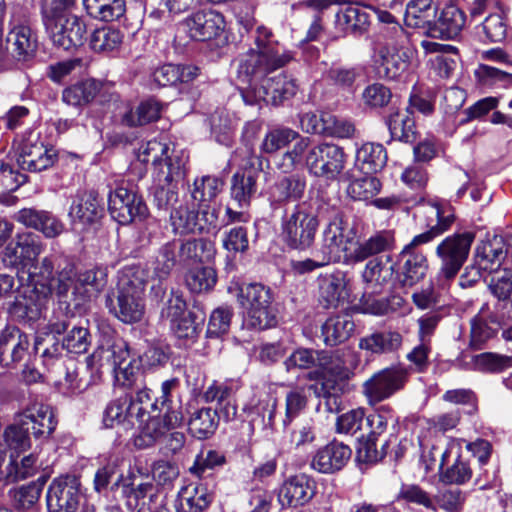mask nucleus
I'll list each match as a JSON object with an SVG mask.
<instances>
[{"instance_id":"f257e3e1","label":"nucleus","mask_w":512,"mask_h":512,"mask_svg":"<svg viewBox=\"0 0 512 512\" xmlns=\"http://www.w3.org/2000/svg\"><path fill=\"white\" fill-rule=\"evenodd\" d=\"M429 229L412 238L396 257L395 280L401 287H413L422 281L429 269L427 255L422 245L432 242L446 232L454 222L453 208L447 203L435 202L426 209Z\"/></svg>"},{"instance_id":"f03ea898","label":"nucleus","mask_w":512,"mask_h":512,"mask_svg":"<svg viewBox=\"0 0 512 512\" xmlns=\"http://www.w3.org/2000/svg\"><path fill=\"white\" fill-rule=\"evenodd\" d=\"M34 271L29 274L30 284L24 287L21 299L16 297L14 302L15 312H21V316L29 320H37L47 309L55 289L60 298L67 296L72 287L74 276L73 265L65 266L54 277L53 256L44 257L39 264H34Z\"/></svg>"},{"instance_id":"7ed1b4c3","label":"nucleus","mask_w":512,"mask_h":512,"mask_svg":"<svg viewBox=\"0 0 512 512\" xmlns=\"http://www.w3.org/2000/svg\"><path fill=\"white\" fill-rule=\"evenodd\" d=\"M266 27L256 30L254 47L240 54L235 60L237 79L246 87L259 85L271 72L284 67L292 60Z\"/></svg>"},{"instance_id":"20e7f679","label":"nucleus","mask_w":512,"mask_h":512,"mask_svg":"<svg viewBox=\"0 0 512 512\" xmlns=\"http://www.w3.org/2000/svg\"><path fill=\"white\" fill-rule=\"evenodd\" d=\"M320 205L317 199L300 202L282 218V240L290 249L306 251L312 247L320 226Z\"/></svg>"},{"instance_id":"39448f33","label":"nucleus","mask_w":512,"mask_h":512,"mask_svg":"<svg viewBox=\"0 0 512 512\" xmlns=\"http://www.w3.org/2000/svg\"><path fill=\"white\" fill-rule=\"evenodd\" d=\"M237 299L246 311L247 323L264 330L277 324V309L272 290L261 283H249L239 287Z\"/></svg>"},{"instance_id":"423d86ee","label":"nucleus","mask_w":512,"mask_h":512,"mask_svg":"<svg viewBox=\"0 0 512 512\" xmlns=\"http://www.w3.org/2000/svg\"><path fill=\"white\" fill-rule=\"evenodd\" d=\"M31 23V9L22 4H13L10 10L5 55L10 53L16 60L24 62L35 55L37 40L32 33Z\"/></svg>"},{"instance_id":"0eeeda50","label":"nucleus","mask_w":512,"mask_h":512,"mask_svg":"<svg viewBox=\"0 0 512 512\" xmlns=\"http://www.w3.org/2000/svg\"><path fill=\"white\" fill-rule=\"evenodd\" d=\"M180 385L178 378L166 380L161 385V395L159 400V411L152 414L147 419V423L142 427V435L147 437L145 444L151 446L157 439L162 437L169 429L180 426L184 420L180 411V406L173 405L170 397L171 393Z\"/></svg>"},{"instance_id":"6e6552de","label":"nucleus","mask_w":512,"mask_h":512,"mask_svg":"<svg viewBox=\"0 0 512 512\" xmlns=\"http://www.w3.org/2000/svg\"><path fill=\"white\" fill-rule=\"evenodd\" d=\"M297 89L295 79L280 73L272 77L267 76L259 85L241 88V96L247 105L266 103L279 106L294 97Z\"/></svg>"},{"instance_id":"1a4fd4ad","label":"nucleus","mask_w":512,"mask_h":512,"mask_svg":"<svg viewBox=\"0 0 512 512\" xmlns=\"http://www.w3.org/2000/svg\"><path fill=\"white\" fill-rule=\"evenodd\" d=\"M409 369L392 365L375 372L362 385V393L371 406L379 404L402 391L409 381Z\"/></svg>"},{"instance_id":"9d476101","label":"nucleus","mask_w":512,"mask_h":512,"mask_svg":"<svg viewBox=\"0 0 512 512\" xmlns=\"http://www.w3.org/2000/svg\"><path fill=\"white\" fill-rule=\"evenodd\" d=\"M170 222L175 233H209L217 227L218 211L210 204H199L197 210L181 204L171 211Z\"/></svg>"},{"instance_id":"9b49d317","label":"nucleus","mask_w":512,"mask_h":512,"mask_svg":"<svg viewBox=\"0 0 512 512\" xmlns=\"http://www.w3.org/2000/svg\"><path fill=\"white\" fill-rule=\"evenodd\" d=\"M346 155L342 147L321 143L310 148L305 166L309 173L329 181L336 180L345 168Z\"/></svg>"},{"instance_id":"f8f14e48","label":"nucleus","mask_w":512,"mask_h":512,"mask_svg":"<svg viewBox=\"0 0 512 512\" xmlns=\"http://www.w3.org/2000/svg\"><path fill=\"white\" fill-rule=\"evenodd\" d=\"M474 234L464 232L446 237L436 247V255L441 260L439 275L444 279L454 278L468 258Z\"/></svg>"},{"instance_id":"ddd939ff","label":"nucleus","mask_w":512,"mask_h":512,"mask_svg":"<svg viewBox=\"0 0 512 512\" xmlns=\"http://www.w3.org/2000/svg\"><path fill=\"white\" fill-rule=\"evenodd\" d=\"M44 249L39 235L27 231L18 233L2 251V262L6 267L31 268Z\"/></svg>"},{"instance_id":"4468645a","label":"nucleus","mask_w":512,"mask_h":512,"mask_svg":"<svg viewBox=\"0 0 512 512\" xmlns=\"http://www.w3.org/2000/svg\"><path fill=\"white\" fill-rule=\"evenodd\" d=\"M108 211L122 225L130 224L136 219L143 220L149 214L142 196L122 184L109 192Z\"/></svg>"},{"instance_id":"2eb2a0df","label":"nucleus","mask_w":512,"mask_h":512,"mask_svg":"<svg viewBox=\"0 0 512 512\" xmlns=\"http://www.w3.org/2000/svg\"><path fill=\"white\" fill-rule=\"evenodd\" d=\"M398 35L396 42H388L379 49V73L388 79H396L407 68L412 57V49L405 45L407 37L404 30L395 26Z\"/></svg>"},{"instance_id":"dca6fc26","label":"nucleus","mask_w":512,"mask_h":512,"mask_svg":"<svg viewBox=\"0 0 512 512\" xmlns=\"http://www.w3.org/2000/svg\"><path fill=\"white\" fill-rule=\"evenodd\" d=\"M82 495L80 482L75 476L66 475L53 479L50 483L46 502L49 512H76Z\"/></svg>"},{"instance_id":"f3484780","label":"nucleus","mask_w":512,"mask_h":512,"mask_svg":"<svg viewBox=\"0 0 512 512\" xmlns=\"http://www.w3.org/2000/svg\"><path fill=\"white\" fill-rule=\"evenodd\" d=\"M318 301L325 309H337L349 302L350 279L340 270L321 274L317 278Z\"/></svg>"},{"instance_id":"a211bd4d","label":"nucleus","mask_w":512,"mask_h":512,"mask_svg":"<svg viewBox=\"0 0 512 512\" xmlns=\"http://www.w3.org/2000/svg\"><path fill=\"white\" fill-rule=\"evenodd\" d=\"M359 356L349 350H338L334 353L322 350L319 369L310 372V380L318 379L320 376L329 375L338 380H348L353 375V370L359 365Z\"/></svg>"},{"instance_id":"6ab92c4d","label":"nucleus","mask_w":512,"mask_h":512,"mask_svg":"<svg viewBox=\"0 0 512 512\" xmlns=\"http://www.w3.org/2000/svg\"><path fill=\"white\" fill-rule=\"evenodd\" d=\"M315 479L305 473L286 478L278 492V501L282 507L297 508L308 504L316 495Z\"/></svg>"},{"instance_id":"aec40b11","label":"nucleus","mask_w":512,"mask_h":512,"mask_svg":"<svg viewBox=\"0 0 512 512\" xmlns=\"http://www.w3.org/2000/svg\"><path fill=\"white\" fill-rule=\"evenodd\" d=\"M17 415L22 424L30 427L31 435L36 440H48L55 432L58 424L53 408L38 401L31 402Z\"/></svg>"},{"instance_id":"412c9836","label":"nucleus","mask_w":512,"mask_h":512,"mask_svg":"<svg viewBox=\"0 0 512 512\" xmlns=\"http://www.w3.org/2000/svg\"><path fill=\"white\" fill-rule=\"evenodd\" d=\"M54 45L63 50L80 47L86 40V24L72 14L45 26Z\"/></svg>"},{"instance_id":"4be33fe9","label":"nucleus","mask_w":512,"mask_h":512,"mask_svg":"<svg viewBox=\"0 0 512 512\" xmlns=\"http://www.w3.org/2000/svg\"><path fill=\"white\" fill-rule=\"evenodd\" d=\"M352 240L344 239V228L342 227V219L339 223L336 219L331 222L323 233V239L319 247L314 251L321 258L326 266L331 263L343 262L347 264L346 256L351 254L353 250L349 247Z\"/></svg>"},{"instance_id":"5701e85b","label":"nucleus","mask_w":512,"mask_h":512,"mask_svg":"<svg viewBox=\"0 0 512 512\" xmlns=\"http://www.w3.org/2000/svg\"><path fill=\"white\" fill-rule=\"evenodd\" d=\"M56 154L37 137L30 135L17 149V164L22 170L40 172L54 164Z\"/></svg>"},{"instance_id":"b1692460","label":"nucleus","mask_w":512,"mask_h":512,"mask_svg":"<svg viewBox=\"0 0 512 512\" xmlns=\"http://www.w3.org/2000/svg\"><path fill=\"white\" fill-rule=\"evenodd\" d=\"M506 255L505 241L500 236H494L478 244L474 256L475 267L470 272L473 273V277L468 281L469 284L479 280L481 277L480 271L497 272Z\"/></svg>"},{"instance_id":"393cba45","label":"nucleus","mask_w":512,"mask_h":512,"mask_svg":"<svg viewBox=\"0 0 512 512\" xmlns=\"http://www.w3.org/2000/svg\"><path fill=\"white\" fill-rule=\"evenodd\" d=\"M351 455L352 450L348 445L333 440L315 451L310 468L321 474H334L346 466Z\"/></svg>"},{"instance_id":"a878e982","label":"nucleus","mask_w":512,"mask_h":512,"mask_svg":"<svg viewBox=\"0 0 512 512\" xmlns=\"http://www.w3.org/2000/svg\"><path fill=\"white\" fill-rule=\"evenodd\" d=\"M29 346L27 334L16 326H6L0 332V366L14 368L27 356Z\"/></svg>"},{"instance_id":"bb28decb","label":"nucleus","mask_w":512,"mask_h":512,"mask_svg":"<svg viewBox=\"0 0 512 512\" xmlns=\"http://www.w3.org/2000/svg\"><path fill=\"white\" fill-rule=\"evenodd\" d=\"M466 26V14L454 4L446 5L433 23H428L426 35L441 40H455Z\"/></svg>"},{"instance_id":"cd10ccee","label":"nucleus","mask_w":512,"mask_h":512,"mask_svg":"<svg viewBox=\"0 0 512 512\" xmlns=\"http://www.w3.org/2000/svg\"><path fill=\"white\" fill-rule=\"evenodd\" d=\"M366 420L370 427V432L365 442L359 448L358 454L363 461L373 463L383 459L387 454L391 438L382 444L381 450H378L377 442L378 437L387 430L389 423H393L394 419L377 412L369 415Z\"/></svg>"},{"instance_id":"c85d7f7f","label":"nucleus","mask_w":512,"mask_h":512,"mask_svg":"<svg viewBox=\"0 0 512 512\" xmlns=\"http://www.w3.org/2000/svg\"><path fill=\"white\" fill-rule=\"evenodd\" d=\"M108 283V267L96 265L83 271L74 273L72 294L81 300L96 298L105 289Z\"/></svg>"},{"instance_id":"c756f323","label":"nucleus","mask_w":512,"mask_h":512,"mask_svg":"<svg viewBox=\"0 0 512 512\" xmlns=\"http://www.w3.org/2000/svg\"><path fill=\"white\" fill-rule=\"evenodd\" d=\"M190 37L197 41H207L220 35L224 30L225 20L222 14L211 9L200 10L186 21Z\"/></svg>"},{"instance_id":"7c9ffc66","label":"nucleus","mask_w":512,"mask_h":512,"mask_svg":"<svg viewBox=\"0 0 512 512\" xmlns=\"http://www.w3.org/2000/svg\"><path fill=\"white\" fill-rule=\"evenodd\" d=\"M14 219L24 225L41 232L46 238L58 237L64 231V224L51 212L35 208L19 210Z\"/></svg>"},{"instance_id":"2f4dec72","label":"nucleus","mask_w":512,"mask_h":512,"mask_svg":"<svg viewBox=\"0 0 512 512\" xmlns=\"http://www.w3.org/2000/svg\"><path fill=\"white\" fill-rule=\"evenodd\" d=\"M260 168H255L253 163L240 168L231 178L230 196L241 209L250 206L252 198L257 192V180Z\"/></svg>"},{"instance_id":"473e14b6","label":"nucleus","mask_w":512,"mask_h":512,"mask_svg":"<svg viewBox=\"0 0 512 512\" xmlns=\"http://www.w3.org/2000/svg\"><path fill=\"white\" fill-rule=\"evenodd\" d=\"M145 294L116 290V303L107 299L110 312L123 323H136L142 320L145 313Z\"/></svg>"},{"instance_id":"72a5a7b5","label":"nucleus","mask_w":512,"mask_h":512,"mask_svg":"<svg viewBox=\"0 0 512 512\" xmlns=\"http://www.w3.org/2000/svg\"><path fill=\"white\" fill-rule=\"evenodd\" d=\"M394 233L389 230L377 232L363 242L356 243L351 254H347V264L362 262L372 256L388 252L394 248Z\"/></svg>"},{"instance_id":"f704fd0d","label":"nucleus","mask_w":512,"mask_h":512,"mask_svg":"<svg viewBox=\"0 0 512 512\" xmlns=\"http://www.w3.org/2000/svg\"><path fill=\"white\" fill-rule=\"evenodd\" d=\"M73 222L83 226L97 222L103 215V207L97 192L85 191L77 196L70 207Z\"/></svg>"},{"instance_id":"c9c22d12","label":"nucleus","mask_w":512,"mask_h":512,"mask_svg":"<svg viewBox=\"0 0 512 512\" xmlns=\"http://www.w3.org/2000/svg\"><path fill=\"white\" fill-rule=\"evenodd\" d=\"M457 361L463 369L482 373H500L512 364L510 357L493 352L472 355L470 361H466V355L461 353Z\"/></svg>"},{"instance_id":"e433bc0d","label":"nucleus","mask_w":512,"mask_h":512,"mask_svg":"<svg viewBox=\"0 0 512 512\" xmlns=\"http://www.w3.org/2000/svg\"><path fill=\"white\" fill-rule=\"evenodd\" d=\"M395 275V266L387 265L382 258L376 257L370 259L362 272V280L365 283V289L371 294L381 293L383 287L387 285Z\"/></svg>"},{"instance_id":"4c0bfd02","label":"nucleus","mask_w":512,"mask_h":512,"mask_svg":"<svg viewBox=\"0 0 512 512\" xmlns=\"http://www.w3.org/2000/svg\"><path fill=\"white\" fill-rule=\"evenodd\" d=\"M164 104L154 98L149 97L142 100L135 108L126 111L122 118V124L129 127L144 126L160 119Z\"/></svg>"},{"instance_id":"58836bf2","label":"nucleus","mask_w":512,"mask_h":512,"mask_svg":"<svg viewBox=\"0 0 512 512\" xmlns=\"http://www.w3.org/2000/svg\"><path fill=\"white\" fill-rule=\"evenodd\" d=\"M278 179L271 187L270 198L273 203L285 204L302 198L306 189V177L291 174Z\"/></svg>"},{"instance_id":"ea45409f","label":"nucleus","mask_w":512,"mask_h":512,"mask_svg":"<svg viewBox=\"0 0 512 512\" xmlns=\"http://www.w3.org/2000/svg\"><path fill=\"white\" fill-rule=\"evenodd\" d=\"M103 422L106 427L122 425L124 429H130L137 424L135 415L132 413L129 393H121L108 403L104 411Z\"/></svg>"},{"instance_id":"a19ab883","label":"nucleus","mask_w":512,"mask_h":512,"mask_svg":"<svg viewBox=\"0 0 512 512\" xmlns=\"http://www.w3.org/2000/svg\"><path fill=\"white\" fill-rule=\"evenodd\" d=\"M132 390L136 391V395L135 397L130 395V405L140 429L139 445L147 446L145 444L147 437L142 435V427L147 423L149 416L158 413L159 400L151 401V390L146 387V384H144L143 387H135Z\"/></svg>"},{"instance_id":"79ce46f5","label":"nucleus","mask_w":512,"mask_h":512,"mask_svg":"<svg viewBox=\"0 0 512 512\" xmlns=\"http://www.w3.org/2000/svg\"><path fill=\"white\" fill-rule=\"evenodd\" d=\"M402 345V336L396 331H376L359 339L358 347L371 354H388Z\"/></svg>"},{"instance_id":"37998d69","label":"nucleus","mask_w":512,"mask_h":512,"mask_svg":"<svg viewBox=\"0 0 512 512\" xmlns=\"http://www.w3.org/2000/svg\"><path fill=\"white\" fill-rule=\"evenodd\" d=\"M188 157L182 152H173L164 155L154 166V180H160L166 184L179 183L186 174Z\"/></svg>"},{"instance_id":"c03bdc74","label":"nucleus","mask_w":512,"mask_h":512,"mask_svg":"<svg viewBox=\"0 0 512 512\" xmlns=\"http://www.w3.org/2000/svg\"><path fill=\"white\" fill-rule=\"evenodd\" d=\"M103 84L95 79L78 81L62 92V101L73 107H82L91 103L99 94Z\"/></svg>"},{"instance_id":"a18cd8bd","label":"nucleus","mask_w":512,"mask_h":512,"mask_svg":"<svg viewBox=\"0 0 512 512\" xmlns=\"http://www.w3.org/2000/svg\"><path fill=\"white\" fill-rule=\"evenodd\" d=\"M216 253L213 242L204 239H192L178 243V262L180 264L203 263L210 261Z\"/></svg>"},{"instance_id":"49530a36","label":"nucleus","mask_w":512,"mask_h":512,"mask_svg":"<svg viewBox=\"0 0 512 512\" xmlns=\"http://www.w3.org/2000/svg\"><path fill=\"white\" fill-rule=\"evenodd\" d=\"M387 162V152L382 144L367 142L356 151V166L364 174L382 170Z\"/></svg>"},{"instance_id":"de8ad7c7","label":"nucleus","mask_w":512,"mask_h":512,"mask_svg":"<svg viewBox=\"0 0 512 512\" xmlns=\"http://www.w3.org/2000/svg\"><path fill=\"white\" fill-rule=\"evenodd\" d=\"M355 325L347 315L329 317L321 327V335L326 346L339 345L350 338Z\"/></svg>"},{"instance_id":"09e8293b","label":"nucleus","mask_w":512,"mask_h":512,"mask_svg":"<svg viewBox=\"0 0 512 512\" xmlns=\"http://www.w3.org/2000/svg\"><path fill=\"white\" fill-rule=\"evenodd\" d=\"M500 329V323L494 316L477 314L471 319L469 347L473 350H482L487 342L494 338Z\"/></svg>"},{"instance_id":"8fccbe9b","label":"nucleus","mask_w":512,"mask_h":512,"mask_svg":"<svg viewBox=\"0 0 512 512\" xmlns=\"http://www.w3.org/2000/svg\"><path fill=\"white\" fill-rule=\"evenodd\" d=\"M203 398L207 403H216L214 409L225 421L234 419L237 413L236 406L232 403V389L225 384L214 382L204 392Z\"/></svg>"},{"instance_id":"3c124183","label":"nucleus","mask_w":512,"mask_h":512,"mask_svg":"<svg viewBox=\"0 0 512 512\" xmlns=\"http://www.w3.org/2000/svg\"><path fill=\"white\" fill-rule=\"evenodd\" d=\"M198 74V68L192 65L165 64L154 70L153 81L162 87L175 85L178 82L192 81Z\"/></svg>"},{"instance_id":"603ef678","label":"nucleus","mask_w":512,"mask_h":512,"mask_svg":"<svg viewBox=\"0 0 512 512\" xmlns=\"http://www.w3.org/2000/svg\"><path fill=\"white\" fill-rule=\"evenodd\" d=\"M421 47L426 54H436L433 65L437 74L441 78L450 77L456 66V62L446 55L457 54L458 49L453 45L441 44L430 40L421 41Z\"/></svg>"},{"instance_id":"864d4df0","label":"nucleus","mask_w":512,"mask_h":512,"mask_svg":"<svg viewBox=\"0 0 512 512\" xmlns=\"http://www.w3.org/2000/svg\"><path fill=\"white\" fill-rule=\"evenodd\" d=\"M335 24L344 33L361 34L369 26V14L359 6H347L336 14Z\"/></svg>"},{"instance_id":"5fc2aeb1","label":"nucleus","mask_w":512,"mask_h":512,"mask_svg":"<svg viewBox=\"0 0 512 512\" xmlns=\"http://www.w3.org/2000/svg\"><path fill=\"white\" fill-rule=\"evenodd\" d=\"M222 416L216 409L201 408L195 411L188 423L189 431L198 439H207L216 431Z\"/></svg>"},{"instance_id":"6e6d98bb","label":"nucleus","mask_w":512,"mask_h":512,"mask_svg":"<svg viewBox=\"0 0 512 512\" xmlns=\"http://www.w3.org/2000/svg\"><path fill=\"white\" fill-rule=\"evenodd\" d=\"M148 280L146 269L140 264H131L118 271L116 290L145 294Z\"/></svg>"},{"instance_id":"4d7b16f0","label":"nucleus","mask_w":512,"mask_h":512,"mask_svg":"<svg viewBox=\"0 0 512 512\" xmlns=\"http://www.w3.org/2000/svg\"><path fill=\"white\" fill-rule=\"evenodd\" d=\"M311 148V141L308 137H303L299 134L294 144L280 158L276 161V168L282 173H292L297 167L305 164L306 155L309 154Z\"/></svg>"},{"instance_id":"13d9d810","label":"nucleus","mask_w":512,"mask_h":512,"mask_svg":"<svg viewBox=\"0 0 512 512\" xmlns=\"http://www.w3.org/2000/svg\"><path fill=\"white\" fill-rule=\"evenodd\" d=\"M87 13L102 21H113L122 17L126 11L125 0H83Z\"/></svg>"},{"instance_id":"bf43d9fd","label":"nucleus","mask_w":512,"mask_h":512,"mask_svg":"<svg viewBox=\"0 0 512 512\" xmlns=\"http://www.w3.org/2000/svg\"><path fill=\"white\" fill-rule=\"evenodd\" d=\"M177 251V241H169L159 248L151 264L154 278L163 281L169 277L178 261Z\"/></svg>"},{"instance_id":"052dcab7","label":"nucleus","mask_w":512,"mask_h":512,"mask_svg":"<svg viewBox=\"0 0 512 512\" xmlns=\"http://www.w3.org/2000/svg\"><path fill=\"white\" fill-rule=\"evenodd\" d=\"M122 41L123 35L119 30L104 26L92 32L89 46L96 53L108 54L119 49Z\"/></svg>"},{"instance_id":"680f3d73","label":"nucleus","mask_w":512,"mask_h":512,"mask_svg":"<svg viewBox=\"0 0 512 512\" xmlns=\"http://www.w3.org/2000/svg\"><path fill=\"white\" fill-rule=\"evenodd\" d=\"M217 282V273L213 267L197 266L185 274V284L193 293L208 292Z\"/></svg>"},{"instance_id":"e2e57ef3","label":"nucleus","mask_w":512,"mask_h":512,"mask_svg":"<svg viewBox=\"0 0 512 512\" xmlns=\"http://www.w3.org/2000/svg\"><path fill=\"white\" fill-rule=\"evenodd\" d=\"M299 137V133L288 127H277L267 131L261 144L260 152L262 154H275L279 150L287 147Z\"/></svg>"},{"instance_id":"0e129e2a","label":"nucleus","mask_w":512,"mask_h":512,"mask_svg":"<svg viewBox=\"0 0 512 512\" xmlns=\"http://www.w3.org/2000/svg\"><path fill=\"white\" fill-rule=\"evenodd\" d=\"M224 187V180L219 176L205 175L196 178L193 183L192 198L199 204H209Z\"/></svg>"},{"instance_id":"69168bd1","label":"nucleus","mask_w":512,"mask_h":512,"mask_svg":"<svg viewBox=\"0 0 512 512\" xmlns=\"http://www.w3.org/2000/svg\"><path fill=\"white\" fill-rule=\"evenodd\" d=\"M5 445L15 451H25L31 447L30 427L22 424L16 416L15 423L7 426L3 433Z\"/></svg>"},{"instance_id":"338daca9","label":"nucleus","mask_w":512,"mask_h":512,"mask_svg":"<svg viewBox=\"0 0 512 512\" xmlns=\"http://www.w3.org/2000/svg\"><path fill=\"white\" fill-rule=\"evenodd\" d=\"M472 476L473 469L470 460L458 455L453 464L441 472L440 480L448 485H464Z\"/></svg>"},{"instance_id":"774afa93","label":"nucleus","mask_w":512,"mask_h":512,"mask_svg":"<svg viewBox=\"0 0 512 512\" xmlns=\"http://www.w3.org/2000/svg\"><path fill=\"white\" fill-rule=\"evenodd\" d=\"M467 500V493L459 488H446L438 491L434 497L435 510L445 512H463Z\"/></svg>"}]
</instances>
